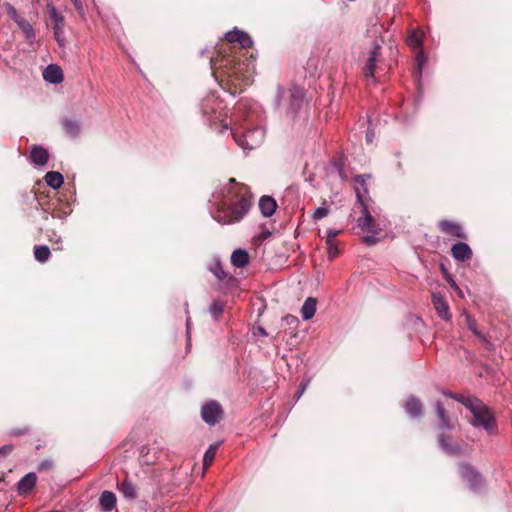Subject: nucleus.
<instances>
[{"label": "nucleus", "mask_w": 512, "mask_h": 512, "mask_svg": "<svg viewBox=\"0 0 512 512\" xmlns=\"http://www.w3.org/2000/svg\"><path fill=\"white\" fill-rule=\"evenodd\" d=\"M219 104L214 96H209L202 101L201 108L204 114H209L215 112L214 106Z\"/></svg>", "instance_id": "obj_28"}, {"label": "nucleus", "mask_w": 512, "mask_h": 512, "mask_svg": "<svg viewBox=\"0 0 512 512\" xmlns=\"http://www.w3.org/2000/svg\"><path fill=\"white\" fill-rule=\"evenodd\" d=\"M209 311L215 319H218L224 311V305L219 301H214L210 305Z\"/></svg>", "instance_id": "obj_34"}, {"label": "nucleus", "mask_w": 512, "mask_h": 512, "mask_svg": "<svg viewBox=\"0 0 512 512\" xmlns=\"http://www.w3.org/2000/svg\"><path fill=\"white\" fill-rule=\"evenodd\" d=\"M304 104V91L299 88L290 90L289 109L296 114Z\"/></svg>", "instance_id": "obj_18"}, {"label": "nucleus", "mask_w": 512, "mask_h": 512, "mask_svg": "<svg viewBox=\"0 0 512 512\" xmlns=\"http://www.w3.org/2000/svg\"><path fill=\"white\" fill-rule=\"evenodd\" d=\"M224 410L219 402L211 400L202 406L201 417L208 425H215L222 420Z\"/></svg>", "instance_id": "obj_4"}, {"label": "nucleus", "mask_w": 512, "mask_h": 512, "mask_svg": "<svg viewBox=\"0 0 512 512\" xmlns=\"http://www.w3.org/2000/svg\"><path fill=\"white\" fill-rule=\"evenodd\" d=\"M381 46L377 43L374 44L372 51L367 59V62L363 68L365 77H374L376 63L379 60Z\"/></svg>", "instance_id": "obj_13"}, {"label": "nucleus", "mask_w": 512, "mask_h": 512, "mask_svg": "<svg viewBox=\"0 0 512 512\" xmlns=\"http://www.w3.org/2000/svg\"><path fill=\"white\" fill-rule=\"evenodd\" d=\"M459 473L461 477L469 483L473 491H478L484 486L482 476L470 464L460 463Z\"/></svg>", "instance_id": "obj_6"}, {"label": "nucleus", "mask_w": 512, "mask_h": 512, "mask_svg": "<svg viewBox=\"0 0 512 512\" xmlns=\"http://www.w3.org/2000/svg\"><path fill=\"white\" fill-rule=\"evenodd\" d=\"M51 256V252L48 246L46 245H36L34 246V257L40 263H45Z\"/></svg>", "instance_id": "obj_27"}, {"label": "nucleus", "mask_w": 512, "mask_h": 512, "mask_svg": "<svg viewBox=\"0 0 512 512\" xmlns=\"http://www.w3.org/2000/svg\"><path fill=\"white\" fill-rule=\"evenodd\" d=\"M283 322H285L289 326H297L299 323V320L295 316L286 315L285 317H283Z\"/></svg>", "instance_id": "obj_41"}, {"label": "nucleus", "mask_w": 512, "mask_h": 512, "mask_svg": "<svg viewBox=\"0 0 512 512\" xmlns=\"http://www.w3.org/2000/svg\"><path fill=\"white\" fill-rule=\"evenodd\" d=\"M145 449H146L145 447H143V448H142V450H141V453H142V454H143V453H147V450H145Z\"/></svg>", "instance_id": "obj_55"}, {"label": "nucleus", "mask_w": 512, "mask_h": 512, "mask_svg": "<svg viewBox=\"0 0 512 512\" xmlns=\"http://www.w3.org/2000/svg\"><path fill=\"white\" fill-rule=\"evenodd\" d=\"M356 195H357L358 201L362 205V211H363V217H360L357 221L358 226L364 232H368L371 234H379L381 232V229L379 228L378 224L375 222V220L372 217V215L370 214V212L367 210V207L363 204L362 194L358 189L356 190Z\"/></svg>", "instance_id": "obj_5"}, {"label": "nucleus", "mask_w": 512, "mask_h": 512, "mask_svg": "<svg viewBox=\"0 0 512 512\" xmlns=\"http://www.w3.org/2000/svg\"><path fill=\"white\" fill-rule=\"evenodd\" d=\"M100 505L106 512L112 511L116 506V496L113 492L104 491L100 496Z\"/></svg>", "instance_id": "obj_23"}, {"label": "nucleus", "mask_w": 512, "mask_h": 512, "mask_svg": "<svg viewBox=\"0 0 512 512\" xmlns=\"http://www.w3.org/2000/svg\"><path fill=\"white\" fill-rule=\"evenodd\" d=\"M117 488L126 499L133 500L137 497L136 487L127 478L119 482Z\"/></svg>", "instance_id": "obj_20"}, {"label": "nucleus", "mask_w": 512, "mask_h": 512, "mask_svg": "<svg viewBox=\"0 0 512 512\" xmlns=\"http://www.w3.org/2000/svg\"><path fill=\"white\" fill-rule=\"evenodd\" d=\"M370 176L369 175H356L354 177V181L361 185V187H363V190L364 192L366 193L367 192V188H366V180L367 178H369Z\"/></svg>", "instance_id": "obj_40"}, {"label": "nucleus", "mask_w": 512, "mask_h": 512, "mask_svg": "<svg viewBox=\"0 0 512 512\" xmlns=\"http://www.w3.org/2000/svg\"><path fill=\"white\" fill-rule=\"evenodd\" d=\"M54 468V462L51 459L43 460L41 463H39L37 470L39 472H50Z\"/></svg>", "instance_id": "obj_37"}, {"label": "nucleus", "mask_w": 512, "mask_h": 512, "mask_svg": "<svg viewBox=\"0 0 512 512\" xmlns=\"http://www.w3.org/2000/svg\"><path fill=\"white\" fill-rule=\"evenodd\" d=\"M438 229L441 233L450 236L452 238L467 240L468 235L465 232L463 226L453 220H441L438 222Z\"/></svg>", "instance_id": "obj_7"}, {"label": "nucleus", "mask_w": 512, "mask_h": 512, "mask_svg": "<svg viewBox=\"0 0 512 512\" xmlns=\"http://www.w3.org/2000/svg\"><path fill=\"white\" fill-rule=\"evenodd\" d=\"M407 42L409 45H411L414 48H418L422 45L421 37L414 32L408 36Z\"/></svg>", "instance_id": "obj_38"}, {"label": "nucleus", "mask_w": 512, "mask_h": 512, "mask_svg": "<svg viewBox=\"0 0 512 512\" xmlns=\"http://www.w3.org/2000/svg\"><path fill=\"white\" fill-rule=\"evenodd\" d=\"M432 304L437 312V315L444 321H450L452 314L450 312L449 305L445 300L444 296L440 293H432L431 295Z\"/></svg>", "instance_id": "obj_11"}, {"label": "nucleus", "mask_w": 512, "mask_h": 512, "mask_svg": "<svg viewBox=\"0 0 512 512\" xmlns=\"http://www.w3.org/2000/svg\"><path fill=\"white\" fill-rule=\"evenodd\" d=\"M231 263L237 268H243L249 263V254L246 250L237 249L231 255Z\"/></svg>", "instance_id": "obj_22"}, {"label": "nucleus", "mask_w": 512, "mask_h": 512, "mask_svg": "<svg viewBox=\"0 0 512 512\" xmlns=\"http://www.w3.org/2000/svg\"><path fill=\"white\" fill-rule=\"evenodd\" d=\"M326 245H327L328 255H329L330 259H334L335 257H337L339 255V249H338V246H337V243L335 242V240H333L332 242L326 241Z\"/></svg>", "instance_id": "obj_36"}, {"label": "nucleus", "mask_w": 512, "mask_h": 512, "mask_svg": "<svg viewBox=\"0 0 512 512\" xmlns=\"http://www.w3.org/2000/svg\"><path fill=\"white\" fill-rule=\"evenodd\" d=\"M145 449H146L145 447H143V448H142V450H141V453H142V454H143V453H147V450H145Z\"/></svg>", "instance_id": "obj_56"}, {"label": "nucleus", "mask_w": 512, "mask_h": 512, "mask_svg": "<svg viewBox=\"0 0 512 512\" xmlns=\"http://www.w3.org/2000/svg\"><path fill=\"white\" fill-rule=\"evenodd\" d=\"M316 299L309 297L305 300L302 308H301V314L304 320L311 319L315 312H316Z\"/></svg>", "instance_id": "obj_26"}, {"label": "nucleus", "mask_w": 512, "mask_h": 512, "mask_svg": "<svg viewBox=\"0 0 512 512\" xmlns=\"http://www.w3.org/2000/svg\"><path fill=\"white\" fill-rule=\"evenodd\" d=\"M257 332L259 334H261L262 336H267L268 335L266 330L263 327H261V326L257 327Z\"/></svg>", "instance_id": "obj_50"}, {"label": "nucleus", "mask_w": 512, "mask_h": 512, "mask_svg": "<svg viewBox=\"0 0 512 512\" xmlns=\"http://www.w3.org/2000/svg\"><path fill=\"white\" fill-rule=\"evenodd\" d=\"M443 394H444L445 396L450 397L451 399H453V396H456V395H457V393L446 392V391H445V392H443Z\"/></svg>", "instance_id": "obj_52"}, {"label": "nucleus", "mask_w": 512, "mask_h": 512, "mask_svg": "<svg viewBox=\"0 0 512 512\" xmlns=\"http://www.w3.org/2000/svg\"><path fill=\"white\" fill-rule=\"evenodd\" d=\"M372 136H373V134L371 132H367L366 139H367L368 142L372 141Z\"/></svg>", "instance_id": "obj_54"}, {"label": "nucleus", "mask_w": 512, "mask_h": 512, "mask_svg": "<svg viewBox=\"0 0 512 512\" xmlns=\"http://www.w3.org/2000/svg\"><path fill=\"white\" fill-rule=\"evenodd\" d=\"M255 135L263 137V131L261 129L256 128V129L247 130L242 133L235 132L233 134V137H234L236 143L239 146H241L242 148L247 149V150H253L257 146H259V141H250L247 139V137L255 136Z\"/></svg>", "instance_id": "obj_9"}, {"label": "nucleus", "mask_w": 512, "mask_h": 512, "mask_svg": "<svg viewBox=\"0 0 512 512\" xmlns=\"http://www.w3.org/2000/svg\"><path fill=\"white\" fill-rule=\"evenodd\" d=\"M329 212H330V210L326 207H318L314 211L312 217L314 220H320V219L326 217L329 214Z\"/></svg>", "instance_id": "obj_39"}, {"label": "nucleus", "mask_w": 512, "mask_h": 512, "mask_svg": "<svg viewBox=\"0 0 512 512\" xmlns=\"http://www.w3.org/2000/svg\"><path fill=\"white\" fill-rule=\"evenodd\" d=\"M49 160L48 151L40 146L33 145L30 152V161L35 165L43 166L46 165Z\"/></svg>", "instance_id": "obj_17"}, {"label": "nucleus", "mask_w": 512, "mask_h": 512, "mask_svg": "<svg viewBox=\"0 0 512 512\" xmlns=\"http://www.w3.org/2000/svg\"><path fill=\"white\" fill-rule=\"evenodd\" d=\"M37 482V476L30 472L22 477L17 483V491L20 495L26 496L32 492Z\"/></svg>", "instance_id": "obj_14"}, {"label": "nucleus", "mask_w": 512, "mask_h": 512, "mask_svg": "<svg viewBox=\"0 0 512 512\" xmlns=\"http://www.w3.org/2000/svg\"><path fill=\"white\" fill-rule=\"evenodd\" d=\"M44 179H45L47 185L53 189L60 188L64 182V178H63L62 174L60 172H56V171L47 172Z\"/></svg>", "instance_id": "obj_25"}, {"label": "nucleus", "mask_w": 512, "mask_h": 512, "mask_svg": "<svg viewBox=\"0 0 512 512\" xmlns=\"http://www.w3.org/2000/svg\"><path fill=\"white\" fill-rule=\"evenodd\" d=\"M405 409L411 417H419L422 415L423 405L418 398L411 397L406 401Z\"/></svg>", "instance_id": "obj_21"}, {"label": "nucleus", "mask_w": 512, "mask_h": 512, "mask_svg": "<svg viewBox=\"0 0 512 512\" xmlns=\"http://www.w3.org/2000/svg\"><path fill=\"white\" fill-rule=\"evenodd\" d=\"M9 16L15 21V18H20L17 14V11L14 7L10 6L8 10Z\"/></svg>", "instance_id": "obj_47"}, {"label": "nucleus", "mask_w": 512, "mask_h": 512, "mask_svg": "<svg viewBox=\"0 0 512 512\" xmlns=\"http://www.w3.org/2000/svg\"><path fill=\"white\" fill-rule=\"evenodd\" d=\"M30 432V428L28 425H23L21 427H11L8 431L9 436L11 437H20L27 435Z\"/></svg>", "instance_id": "obj_33"}, {"label": "nucleus", "mask_w": 512, "mask_h": 512, "mask_svg": "<svg viewBox=\"0 0 512 512\" xmlns=\"http://www.w3.org/2000/svg\"><path fill=\"white\" fill-rule=\"evenodd\" d=\"M71 2L73 3L76 11L79 13V15L81 16H84L85 15V11H84V6H83V3L81 0H71Z\"/></svg>", "instance_id": "obj_42"}, {"label": "nucleus", "mask_w": 512, "mask_h": 512, "mask_svg": "<svg viewBox=\"0 0 512 512\" xmlns=\"http://www.w3.org/2000/svg\"><path fill=\"white\" fill-rule=\"evenodd\" d=\"M443 394H444L445 396L450 397L451 399H453V396H456V395H457V393L446 392V391H445V392H443Z\"/></svg>", "instance_id": "obj_53"}, {"label": "nucleus", "mask_w": 512, "mask_h": 512, "mask_svg": "<svg viewBox=\"0 0 512 512\" xmlns=\"http://www.w3.org/2000/svg\"><path fill=\"white\" fill-rule=\"evenodd\" d=\"M263 137H260L258 135L247 137L250 141H259V144L261 143Z\"/></svg>", "instance_id": "obj_49"}, {"label": "nucleus", "mask_w": 512, "mask_h": 512, "mask_svg": "<svg viewBox=\"0 0 512 512\" xmlns=\"http://www.w3.org/2000/svg\"><path fill=\"white\" fill-rule=\"evenodd\" d=\"M377 234L366 235L363 237V242L367 245H374L378 242Z\"/></svg>", "instance_id": "obj_43"}, {"label": "nucleus", "mask_w": 512, "mask_h": 512, "mask_svg": "<svg viewBox=\"0 0 512 512\" xmlns=\"http://www.w3.org/2000/svg\"><path fill=\"white\" fill-rule=\"evenodd\" d=\"M479 340L481 341L486 350L491 351L493 349V344L486 338L484 334L482 335V337H479Z\"/></svg>", "instance_id": "obj_45"}, {"label": "nucleus", "mask_w": 512, "mask_h": 512, "mask_svg": "<svg viewBox=\"0 0 512 512\" xmlns=\"http://www.w3.org/2000/svg\"><path fill=\"white\" fill-rule=\"evenodd\" d=\"M469 410L473 415V419L470 421L473 426H482L487 432H494L495 419L489 408L480 399Z\"/></svg>", "instance_id": "obj_3"}, {"label": "nucleus", "mask_w": 512, "mask_h": 512, "mask_svg": "<svg viewBox=\"0 0 512 512\" xmlns=\"http://www.w3.org/2000/svg\"><path fill=\"white\" fill-rule=\"evenodd\" d=\"M277 203L271 196L264 195L259 200V209L264 217H270L274 214Z\"/></svg>", "instance_id": "obj_19"}, {"label": "nucleus", "mask_w": 512, "mask_h": 512, "mask_svg": "<svg viewBox=\"0 0 512 512\" xmlns=\"http://www.w3.org/2000/svg\"><path fill=\"white\" fill-rule=\"evenodd\" d=\"M219 444H212L209 446L203 457V465L205 468L209 467L214 461Z\"/></svg>", "instance_id": "obj_29"}, {"label": "nucleus", "mask_w": 512, "mask_h": 512, "mask_svg": "<svg viewBox=\"0 0 512 512\" xmlns=\"http://www.w3.org/2000/svg\"><path fill=\"white\" fill-rule=\"evenodd\" d=\"M465 318L468 329L478 338L482 337L483 333L478 330L476 321L469 314H466Z\"/></svg>", "instance_id": "obj_35"}, {"label": "nucleus", "mask_w": 512, "mask_h": 512, "mask_svg": "<svg viewBox=\"0 0 512 512\" xmlns=\"http://www.w3.org/2000/svg\"><path fill=\"white\" fill-rule=\"evenodd\" d=\"M453 399L463 404L467 409H471V407L474 406V404H476L479 400L476 397L465 396L463 394H457L456 396H453Z\"/></svg>", "instance_id": "obj_30"}, {"label": "nucleus", "mask_w": 512, "mask_h": 512, "mask_svg": "<svg viewBox=\"0 0 512 512\" xmlns=\"http://www.w3.org/2000/svg\"><path fill=\"white\" fill-rule=\"evenodd\" d=\"M48 16L54 31L55 39L61 44L63 41V33L65 26L64 17L60 13H58L57 9L54 6H48Z\"/></svg>", "instance_id": "obj_8"}, {"label": "nucleus", "mask_w": 512, "mask_h": 512, "mask_svg": "<svg viewBox=\"0 0 512 512\" xmlns=\"http://www.w3.org/2000/svg\"><path fill=\"white\" fill-rule=\"evenodd\" d=\"M270 235H271V233H270L269 231H264V232H262V233H261L260 238H261L262 240H265V239H266V238H268Z\"/></svg>", "instance_id": "obj_51"}, {"label": "nucleus", "mask_w": 512, "mask_h": 512, "mask_svg": "<svg viewBox=\"0 0 512 512\" xmlns=\"http://www.w3.org/2000/svg\"><path fill=\"white\" fill-rule=\"evenodd\" d=\"M12 450H13L12 445H5L0 449V452L6 455V454H9Z\"/></svg>", "instance_id": "obj_48"}, {"label": "nucleus", "mask_w": 512, "mask_h": 512, "mask_svg": "<svg viewBox=\"0 0 512 512\" xmlns=\"http://www.w3.org/2000/svg\"><path fill=\"white\" fill-rule=\"evenodd\" d=\"M228 186L222 190V197L214 219L223 225L240 222L252 206V193L250 188L230 178Z\"/></svg>", "instance_id": "obj_2"}, {"label": "nucleus", "mask_w": 512, "mask_h": 512, "mask_svg": "<svg viewBox=\"0 0 512 512\" xmlns=\"http://www.w3.org/2000/svg\"><path fill=\"white\" fill-rule=\"evenodd\" d=\"M62 127L67 135L72 138H76L80 133V123L76 120L72 119H64L62 122Z\"/></svg>", "instance_id": "obj_24"}, {"label": "nucleus", "mask_w": 512, "mask_h": 512, "mask_svg": "<svg viewBox=\"0 0 512 512\" xmlns=\"http://www.w3.org/2000/svg\"><path fill=\"white\" fill-rule=\"evenodd\" d=\"M340 233V230L328 229L326 241L332 242Z\"/></svg>", "instance_id": "obj_44"}, {"label": "nucleus", "mask_w": 512, "mask_h": 512, "mask_svg": "<svg viewBox=\"0 0 512 512\" xmlns=\"http://www.w3.org/2000/svg\"><path fill=\"white\" fill-rule=\"evenodd\" d=\"M451 254L453 258L457 261H467L472 258V250L468 244L464 242H458L454 244L451 248Z\"/></svg>", "instance_id": "obj_15"}, {"label": "nucleus", "mask_w": 512, "mask_h": 512, "mask_svg": "<svg viewBox=\"0 0 512 512\" xmlns=\"http://www.w3.org/2000/svg\"><path fill=\"white\" fill-rule=\"evenodd\" d=\"M435 409L439 421V429L454 430L457 419H453L447 414L441 401L435 403Z\"/></svg>", "instance_id": "obj_12"}, {"label": "nucleus", "mask_w": 512, "mask_h": 512, "mask_svg": "<svg viewBox=\"0 0 512 512\" xmlns=\"http://www.w3.org/2000/svg\"><path fill=\"white\" fill-rule=\"evenodd\" d=\"M209 270L220 281H223L227 276V274L225 273V271L222 268V265L219 262H215V263L211 264L209 267Z\"/></svg>", "instance_id": "obj_32"}, {"label": "nucleus", "mask_w": 512, "mask_h": 512, "mask_svg": "<svg viewBox=\"0 0 512 512\" xmlns=\"http://www.w3.org/2000/svg\"><path fill=\"white\" fill-rule=\"evenodd\" d=\"M445 279L446 281L449 283V285L453 288V289H456L458 290V286L456 284V282L453 280V278L447 273L445 272Z\"/></svg>", "instance_id": "obj_46"}, {"label": "nucleus", "mask_w": 512, "mask_h": 512, "mask_svg": "<svg viewBox=\"0 0 512 512\" xmlns=\"http://www.w3.org/2000/svg\"><path fill=\"white\" fill-rule=\"evenodd\" d=\"M43 78L49 83H61L64 78L63 71L58 65L50 64L45 68Z\"/></svg>", "instance_id": "obj_16"}, {"label": "nucleus", "mask_w": 512, "mask_h": 512, "mask_svg": "<svg viewBox=\"0 0 512 512\" xmlns=\"http://www.w3.org/2000/svg\"><path fill=\"white\" fill-rule=\"evenodd\" d=\"M438 444L442 450L451 456H460L463 454V449L452 436L441 433L437 437Z\"/></svg>", "instance_id": "obj_10"}, {"label": "nucleus", "mask_w": 512, "mask_h": 512, "mask_svg": "<svg viewBox=\"0 0 512 512\" xmlns=\"http://www.w3.org/2000/svg\"><path fill=\"white\" fill-rule=\"evenodd\" d=\"M252 44L251 37L243 31L227 32L216 46V57L211 58L215 77L233 95L241 93L253 81L255 57L249 51Z\"/></svg>", "instance_id": "obj_1"}, {"label": "nucleus", "mask_w": 512, "mask_h": 512, "mask_svg": "<svg viewBox=\"0 0 512 512\" xmlns=\"http://www.w3.org/2000/svg\"><path fill=\"white\" fill-rule=\"evenodd\" d=\"M15 22L18 24L20 29L26 34L27 37L34 36L33 27L24 18H15Z\"/></svg>", "instance_id": "obj_31"}]
</instances>
